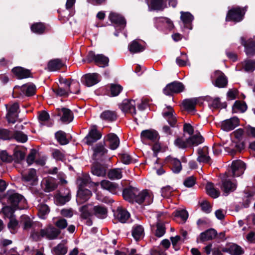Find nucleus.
Returning <instances> with one entry per match:
<instances>
[{
  "mask_svg": "<svg viewBox=\"0 0 255 255\" xmlns=\"http://www.w3.org/2000/svg\"><path fill=\"white\" fill-rule=\"evenodd\" d=\"M184 88V86L181 83L175 81L167 84L163 91L166 95H172L182 92Z\"/></svg>",
  "mask_w": 255,
  "mask_h": 255,
  "instance_id": "6e6552de",
  "label": "nucleus"
},
{
  "mask_svg": "<svg viewBox=\"0 0 255 255\" xmlns=\"http://www.w3.org/2000/svg\"><path fill=\"white\" fill-rule=\"evenodd\" d=\"M54 225L60 230L65 229L68 225L67 220L65 219L58 218L57 221L54 222Z\"/></svg>",
  "mask_w": 255,
  "mask_h": 255,
  "instance_id": "e2e57ef3",
  "label": "nucleus"
},
{
  "mask_svg": "<svg viewBox=\"0 0 255 255\" xmlns=\"http://www.w3.org/2000/svg\"><path fill=\"white\" fill-rule=\"evenodd\" d=\"M12 72L18 78L23 79L29 77L30 72L28 70L21 67H17L12 69Z\"/></svg>",
  "mask_w": 255,
  "mask_h": 255,
  "instance_id": "7c9ffc66",
  "label": "nucleus"
},
{
  "mask_svg": "<svg viewBox=\"0 0 255 255\" xmlns=\"http://www.w3.org/2000/svg\"><path fill=\"white\" fill-rule=\"evenodd\" d=\"M21 223L23 226V228L24 230H28L32 226V221L29 217L23 215L21 217Z\"/></svg>",
  "mask_w": 255,
  "mask_h": 255,
  "instance_id": "5fc2aeb1",
  "label": "nucleus"
},
{
  "mask_svg": "<svg viewBox=\"0 0 255 255\" xmlns=\"http://www.w3.org/2000/svg\"><path fill=\"white\" fill-rule=\"evenodd\" d=\"M93 158L95 160H100L107 152V150L102 143L97 144L93 148Z\"/></svg>",
  "mask_w": 255,
  "mask_h": 255,
  "instance_id": "6ab92c4d",
  "label": "nucleus"
},
{
  "mask_svg": "<svg viewBox=\"0 0 255 255\" xmlns=\"http://www.w3.org/2000/svg\"><path fill=\"white\" fill-rule=\"evenodd\" d=\"M162 115L171 127H173L175 126L177 120L173 109L171 107L167 106L166 107L163 111Z\"/></svg>",
  "mask_w": 255,
  "mask_h": 255,
  "instance_id": "2eb2a0df",
  "label": "nucleus"
},
{
  "mask_svg": "<svg viewBox=\"0 0 255 255\" xmlns=\"http://www.w3.org/2000/svg\"><path fill=\"white\" fill-rule=\"evenodd\" d=\"M42 184L45 187L46 192H50L56 188L57 185L53 178H46L43 180Z\"/></svg>",
  "mask_w": 255,
  "mask_h": 255,
  "instance_id": "4c0bfd02",
  "label": "nucleus"
},
{
  "mask_svg": "<svg viewBox=\"0 0 255 255\" xmlns=\"http://www.w3.org/2000/svg\"><path fill=\"white\" fill-rule=\"evenodd\" d=\"M90 182V178L88 176L79 177L77 180V184L79 186V189H83V187L87 185Z\"/></svg>",
  "mask_w": 255,
  "mask_h": 255,
  "instance_id": "6e6d98bb",
  "label": "nucleus"
},
{
  "mask_svg": "<svg viewBox=\"0 0 255 255\" xmlns=\"http://www.w3.org/2000/svg\"><path fill=\"white\" fill-rule=\"evenodd\" d=\"M38 119L40 123L42 125H46L47 126H50L52 124V123L47 124L49 122V115L47 112L45 111H42L41 113H40L38 116Z\"/></svg>",
  "mask_w": 255,
  "mask_h": 255,
  "instance_id": "603ef678",
  "label": "nucleus"
},
{
  "mask_svg": "<svg viewBox=\"0 0 255 255\" xmlns=\"http://www.w3.org/2000/svg\"><path fill=\"white\" fill-rule=\"evenodd\" d=\"M241 40L242 44L245 46L246 54L248 55H253L255 52V41L249 40L246 42L243 37Z\"/></svg>",
  "mask_w": 255,
  "mask_h": 255,
  "instance_id": "c85d7f7f",
  "label": "nucleus"
},
{
  "mask_svg": "<svg viewBox=\"0 0 255 255\" xmlns=\"http://www.w3.org/2000/svg\"><path fill=\"white\" fill-rule=\"evenodd\" d=\"M128 48L130 52L133 54L142 52L144 49V46L136 40L129 44Z\"/></svg>",
  "mask_w": 255,
  "mask_h": 255,
  "instance_id": "c9c22d12",
  "label": "nucleus"
},
{
  "mask_svg": "<svg viewBox=\"0 0 255 255\" xmlns=\"http://www.w3.org/2000/svg\"><path fill=\"white\" fill-rule=\"evenodd\" d=\"M244 14V9L240 7L233 8L229 11L226 16V20L239 22L243 19Z\"/></svg>",
  "mask_w": 255,
  "mask_h": 255,
  "instance_id": "0eeeda50",
  "label": "nucleus"
},
{
  "mask_svg": "<svg viewBox=\"0 0 255 255\" xmlns=\"http://www.w3.org/2000/svg\"><path fill=\"white\" fill-rule=\"evenodd\" d=\"M123 90V88L120 85L113 84L111 86V95L113 96H118Z\"/></svg>",
  "mask_w": 255,
  "mask_h": 255,
  "instance_id": "338daca9",
  "label": "nucleus"
},
{
  "mask_svg": "<svg viewBox=\"0 0 255 255\" xmlns=\"http://www.w3.org/2000/svg\"><path fill=\"white\" fill-rule=\"evenodd\" d=\"M67 252V248L64 244H59L53 249L55 255H64Z\"/></svg>",
  "mask_w": 255,
  "mask_h": 255,
  "instance_id": "864d4df0",
  "label": "nucleus"
},
{
  "mask_svg": "<svg viewBox=\"0 0 255 255\" xmlns=\"http://www.w3.org/2000/svg\"><path fill=\"white\" fill-rule=\"evenodd\" d=\"M8 202L14 208L22 209L24 207L25 199L23 197L16 193H11L8 195Z\"/></svg>",
  "mask_w": 255,
  "mask_h": 255,
  "instance_id": "39448f33",
  "label": "nucleus"
},
{
  "mask_svg": "<svg viewBox=\"0 0 255 255\" xmlns=\"http://www.w3.org/2000/svg\"><path fill=\"white\" fill-rule=\"evenodd\" d=\"M153 196L151 193L147 190H143L139 192L135 196L134 201L135 202L140 204L145 203V204H150L152 202Z\"/></svg>",
  "mask_w": 255,
  "mask_h": 255,
  "instance_id": "1a4fd4ad",
  "label": "nucleus"
},
{
  "mask_svg": "<svg viewBox=\"0 0 255 255\" xmlns=\"http://www.w3.org/2000/svg\"><path fill=\"white\" fill-rule=\"evenodd\" d=\"M93 215L100 219H104L107 216V209L103 206H95L93 208Z\"/></svg>",
  "mask_w": 255,
  "mask_h": 255,
  "instance_id": "72a5a7b5",
  "label": "nucleus"
},
{
  "mask_svg": "<svg viewBox=\"0 0 255 255\" xmlns=\"http://www.w3.org/2000/svg\"><path fill=\"white\" fill-rule=\"evenodd\" d=\"M36 91V87L33 84H26L20 87L16 86L13 88V94L14 97L31 96L33 95Z\"/></svg>",
  "mask_w": 255,
  "mask_h": 255,
  "instance_id": "f03ea898",
  "label": "nucleus"
},
{
  "mask_svg": "<svg viewBox=\"0 0 255 255\" xmlns=\"http://www.w3.org/2000/svg\"><path fill=\"white\" fill-rule=\"evenodd\" d=\"M82 81L85 85L91 87L99 82V76L97 73L87 74L83 77Z\"/></svg>",
  "mask_w": 255,
  "mask_h": 255,
  "instance_id": "aec40b11",
  "label": "nucleus"
},
{
  "mask_svg": "<svg viewBox=\"0 0 255 255\" xmlns=\"http://www.w3.org/2000/svg\"><path fill=\"white\" fill-rule=\"evenodd\" d=\"M247 109L246 104L241 101H236L233 106V113H244Z\"/></svg>",
  "mask_w": 255,
  "mask_h": 255,
  "instance_id": "a18cd8bd",
  "label": "nucleus"
},
{
  "mask_svg": "<svg viewBox=\"0 0 255 255\" xmlns=\"http://www.w3.org/2000/svg\"><path fill=\"white\" fill-rule=\"evenodd\" d=\"M14 138L18 141L25 142L27 140V135L20 131H16L14 134Z\"/></svg>",
  "mask_w": 255,
  "mask_h": 255,
  "instance_id": "69168bd1",
  "label": "nucleus"
},
{
  "mask_svg": "<svg viewBox=\"0 0 255 255\" xmlns=\"http://www.w3.org/2000/svg\"><path fill=\"white\" fill-rule=\"evenodd\" d=\"M243 66L246 71H253L255 68V62L250 60H246L243 63Z\"/></svg>",
  "mask_w": 255,
  "mask_h": 255,
  "instance_id": "13d9d810",
  "label": "nucleus"
},
{
  "mask_svg": "<svg viewBox=\"0 0 255 255\" xmlns=\"http://www.w3.org/2000/svg\"><path fill=\"white\" fill-rule=\"evenodd\" d=\"M213 78L215 79V86L219 88L226 87L228 83V80L225 74L220 71H216L214 72Z\"/></svg>",
  "mask_w": 255,
  "mask_h": 255,
  "instance_id": "f3484780",
  "label": "nucleus"
},
{
  "mask_svg": "<svg viewBox=\"0 0 255 255\" xmlns=\"http://www.w3.org/2000/svg\"><path fill=\"white\" fill-rule=\"evenodd\" d=\"M165 233V228L164 225L160 224L157 223L156 225V230L155 231V235L157 237H161L163 236Z\"/></svg>",
  "mask_w": 255,
  "mask_h": 255,
  "instance_id": "680f3d73",
  "label": "nucleus"
},
{
  "mask_svg": "<svg viewBox=\"0 0 255 255\" xmlns=\"http://www.w3.org/2000/svg\"><path fill=\"white\" fill-rule=\"evenodd\" d=\"M91 191L87 189H79L77 195V202L82 204L88 200L91 197Z\"/></svg>",
  "mask_w": 255,
  "mask_h": 255,
  "instance_id": "4be33fe9",
  "label": "nucleus"
},
{
  "mask_svg": "<svg viewBox=\"0 0 255 255\" xmlns=\"http://www.w3.org/2000/svg\"><path fill=\"white\" fill-rule=\"evenodd\" d=\"M93 208L90 205H85L82 207L80 209L81 217L84 219H87L93 215Z\"/></svg>",
  "mask_w": 255,
  "mask_h": 255,
  "instance_id": "09e8293b",
  "label": "nucleus"
},
{
  "mask_svg": "<svg viewBox=\"0 0 255 255\" xmlns=\"http://www.w3.org/2000/svg\"><path fill=\"white\" fill-rule=\"evenodd\" d=\"M61 112L62 113V116L61 118V120L63 122L69 123L73 120V114L69 109L62 108Z\"/></svg>",
  "mask_w": 255,
  "mask_h": 255,
  "instance_id": "37998d69",
  "label": "nucleus"
},
{
  "mask_svg": "<svg viewBox=\"0 0 255 255\" xmlns=\"http://www.w3.org/2000/svg\"><path fill=\"white\" fill-rule=\"evenodd\" d=\"M217 236L216 231L213 229L207 230L200 234V240L202 242L214 239Z\"/></svg>",
  "mask_w": 255,
  "mask_h": 255,
  "instance_id": "58836bf2",
  "label": "nucleus"
},
{
  "mask_svg": "<svg viewBox=\"0 0 255 255\" xmlns=\"http://www.w3.org/2000/svg\"><path fill=\"white\" fill-rule=\"evenodd\" d=\"M108 177L112 180L120 179L122 177V172L121 169L115 168L109 171Z\"/></svg>",
  "mask_w": 255,
  "mask_h": 255,
  "instance_id": "3c124183",
  "label": "nucleus"
},
{
  "mask_svg": "<svg viewBox=\"0 0 255 255\" xmlns=\"http://www.w3.org/2000/svg\"><path fill=\"white\" fill-rule=\"evenodd\" d=\"M100 118L106 122H112L117 120V114L114 111L106 110L101 113Z\"/></svg>",
  "mask_w": 255,
  "mask_h": 255,
  "instance_id": "c756f323",
  "label": "nucleus"
},
{
  "mask_svg": "<svg viewBox=\"0 0 255 255\" xmlns=\"http://www.w3.org/2000/svg\"><path fill=\"white\" fill-rule=\"evenodd\" d=\"M206 190L207 194L214 198H216L219 197L220 192L214 188L213 184L211 182L207 183L206 186Z\"/></svg>",
  "mask_w": 255,
  "mask_h": 255,
  "instance_id": "49530a36",
  "label": "nucleus"
},
{
  "mask_svg": "<svg viewBox=\"0 0 255 255\" xmlns=\"http://www.w3.org/2000/svg\"><path fill=\"white\" fill-rule=\"evenodd\" d=\"M174 143L176 146L182 149L190 146L188 138H185L183 136L177 137L174 141Z\"/></svg>",
  "mask_w": 255,
  "mask_h": 255,
  "instance_id": "79ce46f5",
  "label": "nucleus"
},
{
  "mask_svg": "<svg viewBox=\"0 0 255 255\" xmlns=\"http://www.w3.org/2000/svg\"><path fill=\"white\" fill-rule=\"evenodd\" d=\"M197 99H190L184 100L182 102L184 109L188 112H192L195 110V106L197 104Z\"/></svg>",
  "mask_w": 255,
  "mask_h": 255,
  "instance_id": "ea45409f",
  "label": "nucleus"
},
{
  "mask_svg": "<svg viewBox=\"0 0 255 255\" xmlns=\"http://www.w3.org/2000/svg\"><path fill=\"white\" fill-rule=\"evenodd\" d=\"M135 106V100L126 99L120 105V108L123 112L128 113L133 116L136 114Z\"/></svg>",
  "mask_w": 255,
  "mask_h": 255,
  "instance_id": "9d476101",
  "label": "nucleus"
},
{
  "mask_svg": "<svg viewBox=\"0 0 255 255\" xmlns=\"http://www.w3.org/2000/svg\"><path fill=\"white\" fill-rule=\"evenodd\" d=\"M100 184L103 189H106L114 194H117L120 190L119 187L117 183L107 180H102Z\"/></svg>",
  "mask_w": 255,
  "mask_h": 255,
  "instance_id": "393cba45",
  "label": "nucleus"
},
{
  "mask_svg": "<svg viewBox=\"0 0 255 255\" xmlns=\"http://www.w3.org/2000/svg\"><path fill=\"white\" fill-rule=\"evenodd\" d=\"M198 157L197 160L199 162L210 163L211 158L208 156V148L204 147L198 149Z\"/></svg>",
  "mask_w": 255,
  "mask_h": 255,
  "instance_id": "cd10ccee",
  "label": "nucleus"
},
{
  "mask_svg": "<svg viewBox=\"0 0 255 255\" xmlns=\"http://www.w3.org/2000/svg\"><path fill=\"white\" fill-rule=\"evenodd\" d=\"M116 218L121 223H126L130 215L129 213L122 208H118L114 214Z\"/></svg>",
  "mask_w": 255,
  "mask_h": 255,
  "instance_id": "2f4dec72",
  "label": "nucleus"
},
{
  "mask_svg": "<svg viewBox=\"0 0 255 255\" xmlns=\"http://www.w3.org/2000/svg\"><path fill=\"white\" fill-rule=\"evenodd\" d=\"M143 234L144 229L141 226L136 225L133 227L132 235L136 241H137L142 238Z\"/></svg>",
  "mask_w": 255,
  "mask_h": 255,
  "instance_id": "c03bdc74",
  "label": "nucleus"
},
{
  "mask_svg": "<svg viewBox=\"0 0 255 255\" xmlns=\"http://www.w3.org/2000/svg\"><path fill=\"white\" fill-rule=\"evenodd\" d=\"M104 139L106 142H108L111 149H116L119 146L120 139L115 133H111L108 134L105 137Z\"/></svg>",
  "mask_w": 255,
  "mask_h": 255,
  "instance_id": "b1692460",
  "label": "nucleus"
},
{
  "mask_svg": "<svg viewBox=\"0 0 255 255\" xmlns=\"http://www.w3.org/2000/svg\"><path fill=\"white\" fill-rule=\"evenodd\" d=\"M41 233L44 238L51 240L57 239L60 234V231L58 229L55 228L51 225H49L41 229Z\"/></svg>",
  "mask_w": 255,
  "mask_h": 255,
  "instance_id": "ddd939ff",
  "label": "nucleus"
},
{
  "mask_svg": "<svg viewBox=\"0 0 255 255\" xmlns=\"http://www.w3.org/2000/svg\"><path fill=\"white\" fill-rule=\"evenodd\" d=\"M165 161L172 166L171 168L174 173H178L181 170V163L179 159L169 156L166 158Z\"/></svg>",
  "mask_w": 255,
  "mask_h": 255,
  "instance_id": "a878e982",
  "label": "nucleus"
},
{
  "mask_svg": "<svg viewBox=\"0 0 255 255\" xmlns=\"http://www.w3.org/2000/svg\"><path fill=\"white\" fill-rule=\"evenodd\" d=\"M31 29L34 33L41 34L45 30V26L42 23H36L31 26Z\"/></svg>",
  "mask_w": 255,
  "mask_h": 255,
  "instance_id": "bf43d9fd",
  "label": "nucleus"
},
{
  "mask_svg": "<svg viewBox=\"0 0 255 255\" xmlns=\"http://www.w3.org/2000/svg\"><path fill=\"white\" fill-rule=\"evenodd\" d=\"M180 19L184 25L189 29H191L190 24L194 19L193 16L189 12H180Z\"/></svg>",
  "mask_w": 255,
  "mask_h": 255,
  "instance_id": "f704fd0d",
  "label": "nucleus"
},
{
  "mask_svg": "<svg viewBox=\"0 0 255 255\" xmlns=\"http://www.w3.org/2000/svg\"><path fill=\"white\" fill-rule=\"evenodd\" d=\"M49 212L48 206L45 204H41L38 207V215L41 219H44L45 216Z\"/></svg>",
  "mask_w": 255,
  "mask_h": 255,
  "instance_id": "4d7b16f0",
  "label": "nucleus"
},
{
  "mask_svg": "<svg viewBox=\"0 0 255 255\" xmlns=\"http://www.w3.org/2000/svg\"><path fill=\"white\" fill-rule=\"evenodd\" d=\"M17 226V221L13 218L10 219V221L8 224V227L12 234H14L16 232Z\"/></svg>",
  "mask_w": 255,
  "mask_h": 255,
  "instance_id": "0e129e2a",
  "label": "nucleus"
},
{
  "mask_svg": "<svg viewBox=\"0 0 255 255\" xmlns=\"http://www.w3.org/2000/svg\"><path fill=\"white\" fill-rule=\"evenodd\" d=\"M93 174L97 176H104L106 174V169L104 167L99 165H94L91 169Z\"/></svg>",
  "mask_w": 255,
  "mask_h": 255,
  "instance_id": "de8ad7c7",
  "label": "nucleus"
},
{
  "mask_svg": "<svg viewBox=\"0 0 255 255\" xmlns=\"http://www.w3.org/2000/svg\"><path fill=\"white\" fill-rule=\"evenodd\" d=\"M239 125V119L237 117H233L223 121L221 123V128L224 130L230 131L233 130Z\"/></svg>",
  "mask_w": 255,
  "mask_h": 255,
  "instance_id": "a211bd4d",
  "label": "nucleus"
},
{
  "mask_svg": "<svg viewBox=\"0 0 255 255\" xmlns=\"http://www.w3.org/2000/svg\"><path fill=\"white\" fill-rule=\"evenodd\" d=\"M16 208H14L13 206H5L2 208V213L4 216L9 219H11L13 217V215L14 211L17 209Z\"/></svg>",
  "mask_w": 255,
  "mask_h": 255,
  "instance_id": "052dcab7",
  "label": "nucleus"
},
{
  "mask_svg": "<svg viewBox=\"0 0 255 255\" xmlns=\"http://www.w3.org/2000/svg\"><path fill=\"white\" fill-rule=\"evenodd\" d=\"M231 172L232 176L238 177L242 175L246 169V165L240 160H234L231 165Z\"/></svg>",
  "mask_w": 255,
  "mask_h": 255,
  "instance_id": "f8f14e48",
  "label": "nucleus"
},
{
  "mask_svg": "<svg viewBox=\"0 0 255 255\" xmlns=\"http://www.w3.org/2000/svg\"><path fill=\"white\" fill-rule=\"evenodd\" d=\"M64 65L62 60L60 59H54L49 61L47 64V69L50 71H55L60 69Z\"/></svg>",
  "mask_w": 255,
  "mask_h": 255,
  "instance_id": "473e14b6",
  "label": "nucleus"
},
{
  "mask_svg": "<svg viewBox=\"0 0 255 255\" xmlns=\"http://www.w3.org/2000/svg\"><path fill=\"white\" fill-rule=\"evenodd\" d=\"M101 137V133L97 129L96 127L94 126L90 129L88 135L85 137L84 140L86 144L91 145L100 139Z\"/></svg>",
  "mask_w": 255,
  "mask_h": 255,
  "instance_id": "4468645a",
  "label": "nucleus"
},
{
  "mask_svg": "<svg viewBox=\"0 0 255 255\" xmlns=\"http://www.w3.org/2000/svg\"><path fill=\"white\" fill-rule=\"evenodd\" d=\"M158 133L153 129H146L143 130L140 134V137L142 141L146 140L154 142L158 139Z\"/></svg>",
  "mask_w": 255,
  "mask_h": 255,
  "instance_id": "5701e85b",
  "label": "nucleus"
},
{
  "mask_svg": "<svg viewBox=\"0 0 255 255\" xmlns=\"http://www.w3.org/2000/svg\"><path fill=\"white\" fill-rule=\"evenodd\" d=\"M59 82L58 88L53 90L57 96H66L69 91L74 94L79 93L80 84L78 82L74 80L70 82L63 78H60Z\"/></svg>",
  "mask_w": 255,
  "mask_h": 255,
  "instance_id": "f257e3e1",
  "label": "nucleus"
},
{
  "mask_svg": "<svg viewBox=\"0 0 255 255\" xmlns=\"http://www.w3.org/2000/svg\"><path fill=\"white\" fill-rule=\"evenodd\" d=\"M109 18L111 22L119 24L123 27H124L126 25V20L125 18L118 13L111 12L109 15Z\"/></svg>",
  "mask_w": 255,
  "mask_h": 255,
  "instance_id": "e433bc0d",
  "label": "nucleus"
},
{
  "mask_svg": "<svg viewBox=\"0 0 255 255\" xmlns=\"http://www.w3.org/2000/svg\"><path fill=\"white\" fill-rule=\"evenodd\" d=\"M222 251L231 255H242L244 253V250L241 247L233 243L227 244L222 248Z\"/></svg>",
  "mask_w": 255,
  "mask_h": 255,
  "instance_id": "dca6fc26",
  "label": "nucleus"
},
{
  "mask_svg": "<svg viewBox=\"0 0 255 255\" xmlns=\"http://www.w3.org/2000/svg\"><path fill=\"white\" fill-rule=\"evenodd\" d=\"M190 146H197L204 141V138L201 135L198 133L188 138Z\"/></svg>",
  "mask_w": 255,
  "mask_h": 255,
  "instance_id": "a19ab883",
  "label": "nucleus"
},
{
  "mask_svg": "<svg viewBox=\"0 0 255 255\" xmlns=\"http://www.w3.org/2000/svg\"><path fill=\"white\" fill-rule=\"evenodd\" d=\"M55 136L58 142L61 145H65L69 142L66 133L62 130L56 132Z\"/></svg>",
  "mask_w": 255,
  "mask_h": 255,
  "instance_id": "8fccbe9b",
  "label": "nucleus"
},
{
  "mask_svg": "<svg viewBox=\"0 0 255 255\" xmlns=\"http://www.w3.org/2000/svg\"><path fill=\"white\" fill-rule=\"evenodd\" d=\"M5 106L7 110L6 118L8 123L14 124L18 118L19 105L17 103H14Z\"/></svg>",
  "mask_w": 255,
  "mask_h": 255,
  "instance_id": "20e7f679",
  "label": "nucleus"
},
{
  "mask_svg": "<svg viewBox=\"0 0 255 255\" xmlns=\"http://www.w3.org/2000/svg\"><path fill=\"white\" fill-rule=\"evenodd\" d=\"M22 179L26 182H28L33 185L37 180L36 170L34 169H29L27 172L22 174Z\"/></svg>",
  "mask_w": 255,
  "mask_h": 255,
  "instance_id": "bb28decb",
  "label": "nucleus"
},
{
  "mask_svg": "<svg viewBox=\"0 0 255 255\" xmlns=\"http://www.w3.org/2000/svg\"><path fill=\"white\" fill-rule=\"evenodd\" d=\"M181 56L183 57L182 58L181 57H177L176 60V63L179 66H185L188 62V58L185 53H181Z\"/></svg>",
  "mask_w": 255,
  "mask_h": 255,
  "instance_id": "774afa93",
  "label": "nucleus"
},
{
  "mask_svg": "<svg viewBox=\"0 0 255 255\" xmlns=\"http://www.w3.org/2000/svg\"><path fill=\"white\" fill-rule=\"evenodd\" d=\"M138 193V189L132 187H128L125 188L123 192L124 198L131 202H133L135 196Z\"/></svg>",
  "mask_w": 255,
  "mask_h": 255,
  "instance_id": "412c9836",
  "label": "nucleus"
},
{
  "mask_svg": "<svg viewBox=\"0 0 255 255\" xmlns=\"http://www.w3.org/2000/svg\"><path fill=\"white\" fill-rule=\"evenodd\" d=\"M221 190L223 192L225 196H227L230 192L235 191L237 187V184L235 182H232L229 178L228 175L225 174L222 179Z\"/></svg>",
  "mask_w": 255,
  "mask_h": 255,
  "instance_id": "423d86ee",
  "label": "nucleus"
},
{
  "mask_svg": "<svg viewBox=\"0 0 255 255\" xmlns=\"http://www.w3.org/2000/svg\"><path fill=\"white\" fill-rule=\"evenodd\" d=\"M169 5L175 7L177 5L176 0H168ZM166 0H150L148 1L149 6L153 10H160L165 6Z\"/></svg>",
  "mask_w": 255,
  "mask_h": 255,
  "instance_id": "9b49d317",
  "label": "nucleus"
},
{
  "mask_svg": "<svg viewBox=\"0 0 255 255\" xmlns=\"http://www.w3.org/2000/svg\"><path fill=\"white\" fill-rule=\"evenodd\" d=\"M86 61L88 63L94 62L99 67H104L108 65L109 59L103 54L96 55L93 51H89L87 55Z\"/></svg>",
  "mask_w": 255,
  "mask_h": 255,
  "instance_id": "7ed1b4c3",
  "label": "nucleus"
}]
</instances>
